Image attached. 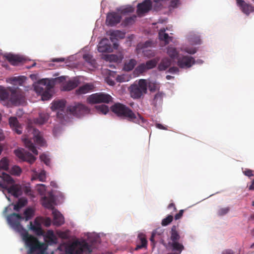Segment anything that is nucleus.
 Returning <instances> with one entry per match:
<instances>
[{"label": "nucleus", "instance_id": "1", "mask_svg": "<svg viewBox=\"0 0 254 254\" xmlns=\"http://www.w3.org/2000/svg\"><path fill=\"white\" fill-rule=\"evenodd\" d=\"M170 234V237L169 238L167 230L158 228L152 232L150 241L154 245L156 239L160 241L167 249L174 252L168 254H180L184 249V246L182 243L180 242L181 236L176 226L172 227Z\"/></svg>", "mask_w": 254, "mask_h": 254}, {"label": "nucleus", "instance_id": "2", "mask_svg": "<svg viewBox=\"0 0 254 254\" xmlns=\"http://www.w3.org/2000/svg\"><path fill=\"white\" fill-rule=\"evenodd\" d=\"M45 243H41L35 237L25 233L23 236V241L29 248L28 254L37 252L38 254H44L49 245L52 246L58 243V238L52 230L44 232L42 235Z\"/></svg>", "mask_w": 254, "mask_h": 254}, {"label": "nucleus", "instance_id": "3", "mask_svg": "<svg viewBox=\"0 0 254 254\" xmlns=\"http://www.w3.org/2000/svg\"><path fill=\"white\" fill-rule=\"evenodd\" d=\"M111 110L117 117L129 122L139 124L140 120H143L140 114H136L128 107L120 103H115L111 107Z\"/></svg>", "mask_w": 254, "mask_h": 254}, {"label": "nucleus", "instance_id": "4", "mask_svg": "<svg viewBox=\"0 0 254 254\" xmlns=\"http://www.w3.org/2000/svg\"><path fill=\"white\" fill-rule=\"evenodd\" d=\"M24 220V218L19 214L13 213L7 216L8 223L10 227L15 231L19 232L23 240V236L25 233L28 232L21 225V221Z\"/></svg>", "mask_w": 254, "mask_h": 254}, {"label": "nucleus", "instance_id": "5", "mask_svg": "<svg viewBox=\"0 0 254 254\" xmlns=\"http://www.w3.org/2000/svg\"><path fill=\"white\" fill-rule=\"evenodd\" d=\"M130 93L131 97L134 99L140 98L147 90V83L145 79H139L137 83L131 85L130 87Z\"/></svg>", "mask_w": 254, "mask_h": 254}, {"label": "nucleus", "instance_id": "6", "mask_svg": "<svg viewBox=\"0 0 254 254\" xmlns=\"http://www.w3.org/2000/svg\"><path fill=\"white\" fill-rule=\"evenodd\" d=\"M92 251L91 246L85 241H76L69 248V254H90Z\"/></svg>", "mask_w": 254, "mask_h": 254}, {"label": "nucleus", "instance_id": "7", "mask_svg": "<svg viewBox=\"0 0 254 254\" xmlns=\"http://www.w3.org/2000/svg\"><path fill=\"white\" fill-rule=\"evenodd\" d=\"M113 98L111 95L105 93L99 92L92 94L87 99V102L90 104H98L100 103H109L112 101Z\"/></svg>", "mask_w": 254, "mask_h": 254}, {"label": "nucleus", "instance_id": "8", "mask_svg": "<svg viewBox=\"0 0 254 254\" xmlns=\"http://www.w3.org/2000/svg\"><path fill=\"white\" fill-rule=\"evenodd\" d=\"M67 111L73 116L79 118L89 113L90 110L85 105L78 103L68 106Z\"/></svg>", "mask_w": 254, "mask_h": 254}, {"label": "nucleus", "instance_id": "9", "mask_svg": "<svg viewBox=\"0 0 254 254\" xmlns=\"http://www.w3.org/2000/svg\"><path fill=\"white\" fill-rule=\"evenodd\" d=\"M27 129L29 134H31L33 135V138L35 143L40 146H44L46 144V142L41 133L36 129L31 123H28Z\"/></svg>", "mask_w": 254, "mask_h": 254}, {"label": "nucleus", "instance_id": "10", "mask_svg": "<svg viewBox=\"0 0 254 254\" xmlns=\"http://www.w3.org/2000/svg\"><path fill=\"white\" fill-rule=\"evenodd\" d=\"M15 155L23 161H26L32 164L36 160V158L24 149L19 148L14 150Z\"/></svg>", "mask_w": 254, "mask_h": 254}, {"label": "nucleus", "instance_id": "11", "mask_svg": "<svg viewBox=\"0 0 254 254\" xmlns=\"http://www.w3.org/2000/svg\"><path fill=\"white\" fill-rule=\"evenodd\" d=\"M25 100L23 92L18 88L11 89L10 99L12 103L17 104L23 102Z\"/></svg>", "mask_w": 254, "mask_h": 254}, {"label": "nucleus", "instance_id": "12", "mask_svg": "<svg viewBox=\"0 0 254 254\" xmlns=\"http://www.w3.org/2000/svg\"><path fill=\"white\" fill-rule=\"evenodd\" d=\"M5 182L2 183L0 182V187L7 190L8 193H10L15 197H19L22 193L21 189L17 185H13L14 182L11 184L10 187H8L5 184Z\"/></svg>", "mask_w": 254, "mask_h": 254}, {"label": "nucleus", "instance_id": "13", "mask_svg": "<svg viewBox=\"0 0 254 254\" xmlns=\"http://www.w3.org/2000/svg\"><path fill=\"white\" fill-rule=\"evenodd\" d=\"M194 64V59L190 56H183L178 58L177 64L180 68H190Z\"/></svg>", "mask_w": 254, "mask_h": 254}, {"label": "nucleus", "instance_id": "14", "mask_svg": "<svg viewBox=\"0 0 254 254\" xmlns=\"http://www.w3.org/2000/svg\"><path fill=\"white\" fill-rule=\"evenodd\" d=\"M151 0H144L141 3H138L137 5L136 13L139 16H142L148 12L152 8Z\"/></svg>", "mask_w": 254, "mask_h": 254}, {"label": "nucleus", "instance_id": "15", "mask_svg": "<svg viewBox=\"0 0 254 254\" xmlns=\"http://www.w3.org/2000/svg\"><path fill=\"white\" fill-rule=\"evenodd\" d=\"M66 101L64 100L54 101L52 103L51 109L53 111L59 110L57 113V116L60 118H64V109L65 106Z\"/></svg>", "mask_w": 254, "mask_h": 254}, {"label": "nucleus", "instance_id": "16", "mask_svg": "<svg viewBox=\"0 0 254 254\" xmlns=\"http://www.w3.org/2000/svg\"><path fill=\"white\" fill-rule=\"evenodd\" d=\"M121 19V15L117 12L109 13L107 15L106 23L108 26H114L119 23Z\"/></svg>", "mask_w": 254, "mask_h": 254}, {"label": "nucleus", "instance_id": "17", "mask_svg": "<svg viewBox=\"0 0 254 254\" xmlns=\"http://www.w3.org/2000/svg\"><path fill=\"white\" fill-rule=\"evenodd\" d=\"M29 229L37 236H40L44 234L40 219L38 217L35 219L34 222H30Z\"/></svg>", "mask_w": 254, "mask_h": 254}, {"label": "nucleus", "instance_id": "18", "mask_svg": "<svg viewBox=\"0 0 254 254\" xmlns=\"http://www.w3.org/2000/svg\"><path fill=\"white\" fill-rule=\"evenodd\" d=\"M109 35L110 36V40L113 43L114 48L117 49L119 45L116 42L118 39H124L125 36V33L120 30H114L110 31Z\"/></svg>", "mask_w": 254, "mask_h": 254}, {"label": "nucleus", "instance_id": "19", "mask_svg": "<svg viewBox=\"0 0 254 254\" xmlns=\"http://www.w3.org/2000/svg\"><path fill=\"white\" fill-rule=\"evenodd\" d=\"M238 6L241 10L246 14L249 15L254 11V7L252 4L246 2L243 0H236Z\"/></svg>", "mask_w": 254, "mask_h": 254}, {"label": "nucleus", "instance_id": "20", "mask_svg": "<svg viewBox=\"0 0 254 254\" xmlns=\"http://www.w3.org/2000/svg\"><path fill=\"white\" fill-rule=\"evenodd\" d=\"M9 125L11 128L18 134H21L22 132L21 125L15 117H10L8 119Z\"/></svg>", "mask_w": 254, "mask_h": 254}, {"label": "nucleus", "instance_id": "21", "mask_svg": "<svg viewBox=\"0 0 254 254\" xmlns=\"http://www.w3.org/2000/svg\"><path fill=\"white\" fill-rule=\"evenodd\" d=\"M107 39L104 38L101 40L98 46V50L100 53L110 52L111 51V45L108 43Z\"/></svg>", "mask_w": 254, "mask_h": 254}, {"label": "nucleus", "instance_id": "22", "mask_svg": "<svg viewBox=\"0 0 254 254\" xmlns=\"http://www.w3.org/2000/svg\"><path fill=\"white\" fill-rule=\"evenodd\" d=\"M53 215V224L57 226H60L63 225L64 222V219L63 215L58 211L54 210Z\"/></svg>", "mask_w": 254, "mask_h": 254}, {"label": "nucleus", "instance_id": "23", "mask_svg": "<svg viewBox=\"0 0 254 254\" xmlns=\"http://www.w3.org/2000/svg\"><path fill=\"white\" fill-rule=\"evenodd\" d=\"M79 81L78 80H69L62 84L61 89L63 91H70L77 87Z\"/></svg>", "mask_w": 254, "mask_h": 254}, {"label": "nucleus", "instance_id": "24", "mask_svg": "<svg viewBox=\"0 0 254 254\" xmlns=\"http://www.w3.org/2000/svg\"><path fill=\"white\" fill-rule=\"evenodd\" d=\"M136 243L137 245L135 248V251H137L139 249H141L143 248H146L147 246V241L145 235L142 233L139 234L137 237Z\"/></svg>", "mask_w": 254, "mask_h": 254}, {"label": "nucleus", "instance_id": "25", "mask_svg": "<svg viewBox=\"0 0 254 254\" xmlns=\"http://www.w3.org/2000/svg\"><path fill=\"white\" fill-rule=\"evenodd\" d=\"M94 88V86L93 84L86 83L76 89L75 93L77 95L84 94L91 91Z\"/></svg>", "mask_w": 254, "mask_h": 254}, {"label": "nucleus", "instance_id": "26", "mask_svg": "<svg viewBox=\"0 0 254 254\" xmlns=\"http://www.w3.org/2000/svg\"><path fill=\"white\" fill-rule=\"evenodd\" d=\"M11 87L5 88L0 86V99L2 101H9Z\"/></svg>", "mask_w": 254, "mask_h": 254}, {"label": "nucleus", "instance_id": "27", "mask_svg": "<svg viewBox=\"0 0 254 254\" xmlns=\"http://www.w3.org/2000/svg\"><path fill=\"white\" fill-rule=\"evenodd\" d=\"M7 61L13 65H16L23 61V58L18 55L9 54L6 57Z\"/></svg>", "mask_w": 254, "mask_h": 254}, {"label": "nucleus", "instance_id": "28", "mask_svg": "<svg viewBox=\"0 0 254 254\" xmlns=\"http://www.w3.org/2000/svg\"><path fill=\"white\" fill-rule=\"evenodd\" d=\"M23 142L25 144L26 147L29 149L35 155H38V151L36 148L33 142L29 140L28 138H24L23 139Z\"/></svg>", "mask_w": 254, "mask_h": 254}, {"label": "nucleus", "instance_id": "29", "mask_svg": "<svg viewBox=\"0 0 254 254\" xmlns=\"http://www.w3.org/2000/svg\"><path fill=\"white\" fill-rule=\"evenodd\" d=\"M171 61L169 59L167 58L163 59L158 65V70L160 71L165 70L171 65Z\"/></svg>", "mask_w": 254, "mask_h": 254}, {"label": "nucleus", "instance_id": "30", "mask_svg": "<svg viewBox=\"0 0 254 254\" xmlns=\"http://www.w3.org/2000/svg\"><path fill=\"white\" fill-rule=\"evenodd\" d=\"M165 32V29L164 28L161 29L159 32V38L161 41H164L165 44H167L172 40V39L171 37Z\"/></svg>", "mask_w": 254, "mask_h": 254}, {"label": "nucleus", "instance_id": "31", "mask_svg": "<svg viewBox=\"0 0 254 254\" xmlns=\"http://www.w3.org/2000/svg\"><path fill=\"white\" fill-rule=\"evenodd\" d=\"M49 118L48 114L41 113L39 115V117L34 120L35 123L39 125H43L46 122Z\"/></svg>", "mask_w": 254, "mask_h": 254}, {"label": "nucleus", "instance_id": "32", "mask_svg": "<svg viewBox=\"0 0 254 254\" xmlns=\"http://www.w3.org/2000/svg\"><path fill=\"white\" fill-rule=\"evenodd\" d=\"M43 205L44 206V207H45L46 208L53 209L54 208V198H53V197L48 198L47 197L45 196L43 197Z\"/></svg>", "mask_w": 254, "mask_h": 254}, {"label": "nucleus", "instance_id": "33", "mask_svg": "<svg viewBox=\"0 0 254 254\" xmlns=\"http://www.w3.org/2000/svg\"><path fill=\"white\" fill-rule=\"evenodd\" d=\"M24 219L25 221H28L31 219L34 215V210L30 207L26 208L23 213Z\"/></svg>", "mask_w": 254, "mask_h": 254}, {"label": "nucleus", "instance_id": "34", "mask_svg": "<svg viewBox=\"0 0 254 254\" xmlns=\"http://www.w3.org/2000/svg\"><path fill=\"white\" fill-rule=\"evenodd\" d=\"M136 64V61L134 59H131L125 63L124 68L126 71H130L133 69Z\"/></svg>", "mask_w": 254, "mask_h": 254}, {"label": "nucleus", "instance_id": "35", "mask_svg": "<svg viewBox=\"0 0 254 254\" xmlns=\"http://www.w3.org/2000/svg\"><path fill=\"white\" fill-rule=\"evenodd\" d=\"M159 61V59L156 58L147 61L145 63V65L146 66L147 69H150L155 67Z\"/></svg>", "mask_w": 254, "mask_h": 254}, {"label": "nucleus", "instance_id": "36", "mask_svg": "<svg viewBox=\"0 0 254 254\" xmlns=\"http://www.w3.org/2000/svg\"><path fill=\"white\" fill-rule=\"evenodd\" d=\"M27 202L26 199L21 198L19 199L18 202L14 205V210L18 211L21 208L25 206Z\"/></svg>", "mask_w": 254, "mask_h": 254}, {"label": "nucleus", "instance_id": "37", "mask_svg": "<svg viewBox=\"0 0 254 254\" xmlns=\"http://www.w3.org/2000/svg\"><path fill=\"white\" fill-rule=\"evenodd\" d=\"M163 94L161 92H158L156 93L154 97L153 103L155 106L160 104L163 101Z\"/></svg>", "mask_w": 254, "mask_h": 254}, {"label": "nucleus", "instance_id": "38", "mask_svg": "<svg viewBox=\"0 0 254 254\" xmlns=\"http://www.w3.org/2000/svg\"><path fill=\"white\" fill-rule=\"evenodd\" d=\"M22 172V170L20 167L14 165L11 167L9 171V173L13 176H19Z\"/></svg>", "mask_w": 254, "mask_h": 254}, {"label": "nucleus", "instance_id": "39", "mask_svg": "<svg viewBox=\"0 0 254 254\" xmlns=\"http://www.w3.org/2000/svg\"><path fill=\"white\" fill-rule=\"evenodd\" d=\"M0 168L5 171H8L9 169V160L6 158H2L0 161Z\"/></svg>", "mask_w": 254, "mask_h": 254}, {"label": "nucleus", "instance_id": "40", "mask_svg": "<svg viewBox=\"0 0 254 254\" xmlns=\"http://www.w3.org/2000/svg\"><path fill=\"white\" fill-rule=\"evenodd\" d=\"M167 54L172 59H174L178 57V53L176 48L172 47H168Z\"/></svg>", "mask_w": 254, "mask_h": 254}, {"label": "nucleus", "instance_id": "41", "mask_svg": "<svg viewBox=\"0 0 254 254\" xmlns=\"http://www.w3.org/2000/svg\"><path fill=\"white\" fill-rule=\"evenodd\" d=\"M26 78L24 76L13 77L11 78V81L14 84H18L19 85H22Z\"/></svg>", "mask_w": 254, "mask_h": 254}, {"label": "nucleus", "instance_id": "42", "mask_svg": "<svg viewBox=\"0 0 254 254\" xmlns=\"http://www.w3.org/2000/svg\"><path fill=\"white\" fill-rule=\"evenodd\" d=\"M41 83H42V84H43V85H44L45 87L44 89H45V90L47 91L50 90L53 87L52 82L48 79H42L41 80Z\"/></svg>", "mask_w": 254, "mask_h": 254}, {"label": "nucleus", "instance_id": "43", "mask_svg": "<svg viewBox=\"0 0 254 254\" xmlns=\"http://www.w3.org/2000/svg\"><path fill=\"white\" fill-rule=\"evenodd\" d=\"M96 108L98 112L105 115H106L109 111L108 107L105 105L96 106Z\"/></svg>", "mask_w": 254, "mask_h": 254}, {"label": "nucleus", "instance_id": "44", "mask_svg": "<svg viewBox=\"0 0 254 254\" xmlns=\"http://www.w3.org/2000/svg\"><path fill=\"white\" fill-rule=\"evenodd\" d=\"M45 87L43 84L41 83V80L39 81L38 84L36 85L34 87V90L36 92L41 94L43 93L46 90L44 89Z\"/></svg>", "mask_w": 254, "mask_h": 254}, {"label": "nucleus", "instance_id": "45", "mask_svg": "<svg viewBox=\"0 0 254 254\" xmlns=\"http://www.w3.org/2000/svg\"><path fill=\"white\" fill-rule=\"evenodd\" d=\"M173 216L172 215H168L165 218H164L161 222V225L166 226L170 224L173 221Z\"/></svg>", "mask_w": 254, "mask_h": 254}, {"label": "nucleus", "instance_id": "46", "mask_svg": "<svg viewBox=\"0 0 254 254\" xmlns=\"http://www.w3.org/2000/svg\"><path fill=\"white\" fill-rule=\"evenodd\" d=\"M147 69L145 64H141L138 65L135 68V71L139 73H142L146 71Z\"/></svg>", "mask_w": 254, "mask_h": 254}, {"label": "nucleus", "instance_id": "47", "mask_svg": "<svg viewBox=\"0 0 254 254\" xmlns=\"http://www.w3.org/2000/svg\"><path fill=\"white\" fill-rule=\"evenodd\" d=\"M230 211V207H226L219 208L217 211V215L221 216H223L228 213Z\"/></svg>", "mask_w": 254, "mask_h": 254}, {"label": "nucleus", "instance_id": "48", "mask_svg": "<svg viewBox=\"0 0 254 254\" xmlns=\"http://www.w3.org/2000/svg\"><path fill=\"white\" fill-rule=\"evenodd\" d=\"M147 87L151 92L156 91L159 88L158 85L154 82H149L147 84Z\"/></svg>", "mask_w": 254, "mask_h": 254}, {"label": "nucleus", "instance_id": "49", "mask_svg": "<svg viewBox=\"0 0 254 254\" xmlns=\"http://www.w3.org/2000/svg\"><path fill=\"white\" fill-rule=\"evenodd\" d=\"M40 158L46 165H50V160L47 155L43 154L40 155Z\"/></svg>", "mask_w": 254, "mask_h": 254}, {"label": "nucleus", "instance_id": "50", "mask_svg": "<svg viewBox=\"0 0 254 254\" xmlns=\"http://www.w3.org/2000/svg\"><path fill=\"white\" fill-rule=\"evenodd\" d=\"M182 50L190 54H194L197 51L196 48L192 47H184L182 48Z\"/></svg>", "mask_w": 254, "mask_h": 254}, {"label": "nucleus", "instance_id": "51", "mask_svg": "<svg viewBox=\"0 0 254 254\" xmlns=\"http://www.w3.org/2000/svg\"><path fill=\"white\" fill-rule=\"evenodd\" d=\"M83 57L85 61L91 64H93L95 62L94 60L92 58V56L89 54L84 55Z\"/></svg>", "mask_w": 254, "mask_h": 254}, {"label": "nucleus", "instance_id": "52", "mask_svg": "<svg viewBox=\"0 0 254 254\" xmlns=\"http://www.w3.org/2000/svg\"><path fill=\"white\" fill-rule=\"evenodd\" d=\"M42 99L43 100H47L51 98V95L49 93V91L45 90L41 94Z\"/></svg>", "mask_w": 254, "mask_h": 254}, {"label": "nucleus", "instance_id": "53", "mask_svg": "<svg viewBox=\"0 0 254 254\" xmlns=\"http://www.w3.org/2000/svg\"><path fill=\"white\" fill-rule=\"evenodd\" d=\"M57 234L59 237L62 239H66L68 238V234L65 232L59 231L57 232Z\"/></svg>", "mask_w": 254, "mask_h": 254}, {"label": "nucleus", "instance_id": "54", "mask_svg": "<svg viewBox=\"0 0 254 254\" xmlns=\"http://www.w3.org/2000/svg\"><path fill=\"white\" fill-rule=\"evenodd\" d=\"M134 8L131 6H128L122 10L123 13H128L133 12Z\"/></svg>", "mask_w": 254, "mask_h": 254}, {"label": "nucleus", "instance_id": "55", "mask_svg": "<svg viewBox=\"0 0 254 254\" xmlns=\"http://www.w3.org/2000/svg\"><path fill=\"white\" fill-rule=\"evenodd\" d=\"M38 178L41 182H45L46 179V172L44 170L42 171L38 174Z\"/></svg>", "mask_w": 254, "mask_h": 254}, {"label": "nucleus", "instance_id": "56", "mask_svg": "<svg viewBox=\"0 0 254 254\" xmlns=\"http://www.w3.org/2000/svg\"><path fill=\"white\" fill-rule=\"evenodd\" d=\"M243 173L245 176L249 177H251L254 176L253 171L252 170L249 169H247L244 171H243Z\"/></svg>", "mask_w": 254, "mask_h": 254}, {"label": "nucleus", "instance_id": "57", "mask_svg": "<svg viewBox=\"0 0 254 254\" xmlns=\"http://www.w3.org/2000/svg\"><path fill=\"white\" fill-rule=\"evenodd\" d=\"M66 79V77L64 76H61L60 77H58L57 78H55V82L56 83H64V82L65 80Z\"/></svg>", "mask_w": 254, "mask_h": 254}, {"label": "nucleus", "instance_id": "58", "mask_svg": "<svg viewBox=\"0 0 254 254\" xmlns=\"http://www.w3.org/2000/svg\"><path fill=\"white\" fill-rule=\"evenodd\" d=\"M136 16L129 17L126 18L125 22L126 24H129L133 22L135 19Z\"/></svg>", "mask_w": 254, "mask_h": 254}, {"label": "nucleus", "instance_id": "59", "mask_svg": "<svg viewBox=\"0 0 254 254\" xmlns=\"http://www.w3.org/2000/svg\"><path fill=\"white\" fill-rule=\"evenodd\" d=\"M179 4V0H172L170 2V6L174 8L177 7Z\"/></svg>", "mask_w": 254, "mask_h": 254}, {"label": "nucleus", "instance_id": "60", "mask_svg": "<svg viewBox=\"0 0 254 254\" xmlns=\"http://www.w3.org/2000/svg\"><path fill=\"white\" fill-rule=\"evenodd\" d=\"M184 212V210L183 209L180 210L179 212L175 215V220L180 219L183 216Z\"/></svg>", "mask_w": 254, "mask_h": 254}, {"label": "nucleus", "instance_id": "61", "mask_svg": "<svg viewBox=\"0 0 254 254\" xmlns=\"http://www.w3.org/2000/svg\"><path fill=\"white\" fill-rule=\"evenodd\" d=\"M116 80L119 82H123L126 81L125 77L123 75H118L116 77Z\"/></svg>", "mask_w": 254, "mask_h": 254}, {"label": "nucleus", "instance_id": "62", "mask_svg": "<svg viewBox=\"0 0 254 254\" xmlns=\"http://www.w3.org/2000/svg\"><path fill=\"white\" fill-rule=\"evenodd\" d=\"M179 71V68L177 67L173 66L169 69V72L171 73H176Z\"/></svg>", "mask_w": 254, "mask_h": 254}, {"label": "nucleus", "instance_id": "63", "mask_svg": "<svg viewBox=\"0 0 254 254\" xmlns=\"http://www.w3.org/2000/svg\"><path fill=\"white\" fill-rule=\"evenodd\" d=\"M106 81L107 83L110 85L113 86L115 84V81L112 79H111L110 77H108L106 78Z\"/></svg>", "mask_w": 254, "mask_h": 254}, {"label": "nucleus", "instance_id": "64", "mask_svg": "<svg viewBox=\"0 0 254 254\" xmlns=\"http://www.w3.org/2000/svg\"><path fill=\"white\" fill-rule=\"evenodd\" d=\"M222 254H234V253L231 250H226L222 252Z\"/></svg>", "mask_w": 254, "mask_h": 254}]
</instances>
